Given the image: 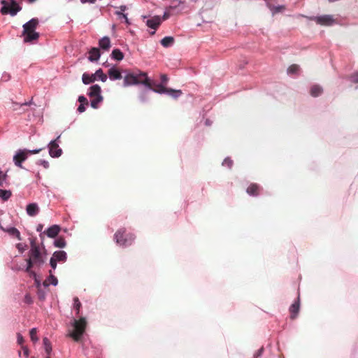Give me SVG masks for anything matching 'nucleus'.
Returning <instances> with one entry per match:
<instances>
[{
    "mask_svg": "<svg viewBox=\"0 0 358 358\" xmlns=\"http://www.w3.org/2000/svg\"><path fill=\"white\" fill-rule=\"evenodd\" d=\"M31 248L29 251V258L27 259L26 271L33 273L31 268L34 266L40 268L45 263V257L40 251L39 245L35 240H31L30 243Z\"/></svg>",
    "mask_w": 358,
    "mask_h": 358,
    "instance_id": "1",
    "label": "nucleus"
},
{
    "mask_svg": "<svg viewBox=\"0 0 358 358\" xmlns=\"http://www.w3.org/2000/svg\"><path fill=\"white\" fill-rule=\"evenodd\" d=\"M143 84L148 88H152V83L147 76V73L139 70L128 72L124 78V86Z\"/></svg>",
    "mask_w": 358,
    "mask_h": 358,
    "instance_id": "2",
    "label": "nucleus"
},
{
    "mask_svg": "<svg viewBox=\"0 0 358 358\" xmlns=\"http://www.w3.org/2000/svg\"><path fill=\"white\" fill-rule=\"evenodd\" d=\"M38 23L37 18H32L23 25L22 36H24V43H31L38 40L39 34L36 31V29Z\"/></svg>",
    "mask_w": 358,
    "mask_h": 358,
    "instance_id": "3",
    "label": "nucleus"
},
{
    "mask_svg": "<svg viewBox=\"0 0 358 358\" xmlns=\"http://www.w3.org/2000/svg\"><path fill=\"white\" fill-rule=\"evenodd\" d=\"M113 239L117 245L127 247L133 243L135 236L133 234L127 233L124 228H120L115 233Z\"/></svg>",
    "mask_w": 358,
    "mask_h": 358,
    "instance_id": "4",
    "label": "nucleus"
},
{
    "mask_svg": "<svg viewBox=\"0 0 358 358\" xmlns=\"http://www.w3.org/2000/svg\"><path fill=\"white\" fill-rule=\"evenodd\" d=\"M87 322L85 318L81 317L78 320H75L73 322L74 329L71 333L70 336L73 338L74 341H78L85 331Z\"/></svg>",
    "mask_w": 358,
    "mask_h": 358,
    "instance_id": "5",
    "label": "nucleus"
},
{
    "mask_svg": "<svg viewBox=\"0 0 358 358\" xmlns=\"http://www.w3.org/2000/svg\"><path fill=\"white\" fill-rule=\"evenodd\" d=\"M101 91V87L98 85H94L90 88L88 95L91 99L90 105L93 108H98L99 103L103 101Z\"/></svg>",
    "mask_w": 358,
    "mask_h": 358,
    "instance_id": "6",
    "label": "nucleus"
},
{
    "mask_svg": "<svg viewBox=\"0 0 358 358\" xmlns=\"http://www.w3.org/2000/svg\"><path fill=\"white\" fill-rule=\"evenodd\" d=\"M1 3L3 4V7L1 9V13L3 15L10 14L12 16H14L21 10V8L15 0H12L10 5L6 0H2Z\"/></svg>",
    "mask_w": 358,
    "mask_h": 358,
    "instance_id": "7",
    "label": "nucleus"
},
{
    "mask_svg": "<svg viewBox=\"0 0 358 358\" xmlns=\"http://www.w3.org/2000/svg\"><path fill=\"white\" fill-rule=\"evenodd\" d=\"M150 89L153 90L154 92L159 93V94H168L169 95L171 96L172 97H173L175 99H177L178 96H180L182 94L181 90H173L171 88H166L162 84H157L155 85V87L152 85V88H150Z\"/></svg>",
    "mask_w": 358,
    "mask_h": 358,
    "instance_id": "8",
    "label": "nucleus"
},
{
    "mask_svg": "<svg viewBox=\"0 0 358 358\" xmlns=\"http://www.w3.org/2000/svg\"><path fill=\"white\" fill-rule=\"evenodd\" d=\"M311 20H314L317 24L323 26H331L335 23L333 16L329 15L313 17Z\"/></svg>",
    "mask_w": 358,
    "mask_h": 358,
    "instance_id": "9",
    "label": "nucleus"
},
{
    "mask_svg": "<svg viewBox=\"0 0 358 358\" xmlns=\"http://www.w3.org/2000/svg\"><path fill=\"white\" fill-rule=\"evenodd\" d=\"M59 138L60 136H59L55 140L52 141L49 143V154L52 157H59L62 154V150L61 148H59L57 143V141L59 139Z\"/></svg>",
    "mask_w": 358,
    "mask_h": 358,
    "instance_id": "10",
    "label": "nucleus"
},
{
    "mask_svg": "<svg viewBox=\"0 0 358 358\" xmlns=\"http://www.w3.org/2000/svg\"><path fill=\"white\" fill-rule=\"evenodd\" d=\"M28 157L26 150H19L13 157V162L15 166L22 168V163Z\"/></svg>",
    "mask_w": 358,
    "mask_h": 358,
    "instance_id": "11",
    "label": "nucleus"
},
{
    "mask_svg": "<svg viewBox=\"0 0 358 358\" xmlns=\"http://www.w3.org/2000/svg\"><path fill=\"white\" fill-rule=\"evenodd\" d=\"M300 308V298L299 296H298L297 299L296 301L294 302V303L292 304V306L289 307V312L291 313V318L295 319L297 316V314L299 311Z\"/></svg>",
    "mask_w": 358,
    "mask_h": 358,
    "instance_id": "12",
    "label": "nucleus"
},
{
    "mask_svg": "<svg viewBox=\"0 0 358 358\" xmlns=\"http://www.w3.org/2000/svg\"><path fill=\"white\" fill-rule=\"evenodd\" d=\"M161 22V17L159 16H155L151 19L148 20L146 22V24L148 27L153 29H157V27L160 25Z\"/></svg>",
    "mask_w": 358,
    "mask_h": 358,
    "instance_id": "13",
    "label": "nucleus"
},
{
    "mask_svg": "<svg viewBox=\"0 0 358 358\" xmlns=\"http://www.w3.org/2000/svg\"><path fill=\"white\" fill-rule=\"evenodd\" d=\"M88 59L92 62H97L101 56L100 50L97 48H92L89 51Z\"/></svg>",
    "mask_w": 358,
    "mask_h": 358,
    "instance_id": "14",
    "label": "nucleus"
},
{
    "mask_svg": "<svg viewBox=\"0 0 358 358\" xmlns=\"http://www.w3.org/2000/svg\"><path fill=\"white\" fill-rule=\"evenodd\" d=\"M261 187L256 183L250 184L246 189V192L250 196H256L259 194Z\"/></svg>",
    "mask_w": 358,
    "mask_h": 358,
    "instance_id": "15",
    "label": "nucleus"
},
{
    "mask_svg": "<svg viewBox=\"0 0 358 358\" xmlns=\"http://www.w3.org/2000/svg\"><path fill=\"white\" fill-rule=\"evenodd\" d=\"M108 74L111 80H120L122 78L120 71L114 66L108 70Z\"/></svg>",
    "mask_w": 358,
    "mask_h": 358,
    "instance_id": "16",
    "label": "nucleus"
},
{
    "mask_svg": "<svg viewBox=\"0 0 358 358\" xmlns=\"http://www.w3.org/2000/svg\"><path fill=\"white\" fill-rule=\"evenodd\" d=\"M60 231V227L55 224L49 227L44 233L50 238L56 237Z\"/></svg>",
    "mask_w": 358,
    "mask_h": 358,
    "instance_id": "17",
    "label": "nucleus"
},
{
    "mask_svg": "<svg viewBox=\"0 0 358 358\" xmlns=\"http://www.w3.org/2000/svg\"><path fill=\"white\" fill-rule=\"evenodd\" d=\"M99 47L103 50H108L110 48V40L109 37L104 36L99 41Z\"/></svg>",
    "mask_w": 358,
    "mask_h": 358,
    "instance_id": "18",
    "label": "nucleus"
},
{
    "mask_svg": "<svg viewBox=\"0 0 358 358\" xmlns=\"http://www.w3.org/2000/svg\"><path fill=\"white\" fill-rule=\"evenodd\" d=\"M27 213L30 216H35L38 214L39 208L38 205L35 203H29L27 206Z\"/></svg>",
    "mask_w": 358,
    "mask_h": 358,
    "instance_id": "19",
    "label": "nucleus"
},
{
    "mask_svg": "<svg viewBox=\"0 0 358 358\" xmlns=\"http://www.w3.org/2000/svg\"><path fill=\"white\" fill-rule=\"evenodd\" d=\"M323 92L322 87L319 85H314L310 87V94L313 97L321 95Z\"/></svg>",
    "mask_w": 358,
    "mask_h": 358,
    "instance_id": "20",
    "label": "nucleus"
},
{
    "mask_svg": "<svg viewBox=\"0 0 358 358\" xmlns=\"http://www.w3.org/2000/svg\"><path fill=\"white\" fill-rule=\"evenodd\" d=\"M52 257L55 258L57 262H64L67 259V255L66 252L60 250L55 252Z\"/></svg>",
    "mask_w": 358,
    "mask_h": 358,
    "instance_id": "21",
    "label": "nucleus"
},
{
    "mask_svg": "<svg viewBox=\"0 0 358 358\" xmlns=\"http://www.w3.org/2000/svg\"><path fill=\"white\" fill-rule=\"evenodd\" d=\"M82 80L84 84H90L96 80L95 75H89L88 73H85L83 74Z\"/></svg>",
    "mask_w": 358,
    "mask_h": 358,
    "instance_id": "22",
    "label": "nucleus"
},
{
    "mask_svg": "<svg viewBox=\"0 0 358 358\" xmlns=\"http://www.w3.org/2000/svg\"><path fill=\"white\" fill-rule=\"evenodd\" d=\"M58 283L57 278L52 274V271H50V276L43 282L45 286H48L50 284L57 285Z\"/></svg>",
    "mask_w": 358,
    "mask_h": 358,
    "instance_id": "23",
    "label": "nucleus"
},
{
    "mask_svg": "<svg viewBox=\"0 0 358 358\" xmlns=\"http://www.w3.org/2000/svg\"><path fill=\"white\" fill-rule=\"evenodd\" d=\"M6 232L11 236L16 237L19 241L22 239L20 233L15 227H10L6 229Z\"/></svg>",
    "mask_w": 358,
    "mask_h": 358,
    "instance_id": "24",
    "label": "nucleus"
},
{
    "mask_svg": "<svg viewBox=\"0 0 358 358\" xmlns=\"http://www.w3.org/2000/svg\"><path fill=\"white\" fill-rule=\"evenodd\" d=\"M111 57L115 60L121 61L124 58V54L119 49H115L112 51Z\"/></svg>",
    "mask_w": 358,
    "mask_h": 358,
    "instance_id": "25",
    "label": "nucleus"
},
{
    "mask_svg": "<svg viewBox=\"0 0 358 358\" xmlns=\"http://www.w3.org/2000/svg\"><path fill=\"white\" fill-rule=\"evenodd\" d=\"M43 343L45 352L47 353V355H50L52 350L50 340L48 338L45 337L43 339Z\"/></svg>",
    "mask_w": 358,
    "mask_h": 358,
    "instance_id": "26",
    "label": "nucleus"
},
{
    "mask_svg": "<svg viewBox=\"0 0 358 358\" xmlns=\"http://www.w3.org/2000/svg\"><path fill=\"white\" fill-rule=\"evenodd\" d=\"M174 43V38L172 36H166L161 41L162 46L167 48L171 46Z\"/></svg>",
    "mask_w": 358,
    "mask_h": 358,
    "instance_id": "27",
    "label": "nucleus"
},
{
    "mask_svg": "<svg viewBox=\"0 0 358 358\" xmlns=\"http://www.w3.org/2000/svg\"><path fill=\"white\" fill-rule=\"evenodd\" d=\"M66 245V241L64 237H58L54 242V245L57 248H64Z\"/></svg>",
    "mask_w": 358,
    "mask_h": 358,
    "instance_id": "28",
    "label": "nucleus"
},
{
    "mask_svg": "<svg viewBox=\"0 0 358 358\" xmlns=\"http://www.w3.org/2000/svg\"><path fill=\"white\" fill-rule=\"evenodd\" d=\"M95 78L100 79L102 82H106L107 80V76L103 72L102 69H98L95 73Z\"/></svg>",
    "mask_w": 358,
    "mask_h": 358,
    "instance_id": "29",
    "label": "nucleus"
},
{
    "mask_svg": "<svg viewBox=\"0 0 358 358\" xmlns=\"http://www.w3.org/2000/svg\"><path fill=\"white\" fill-rule=\"evenodd\" d=\"M12 195L10 190L0 189V198L3 201H7Z\"/></svg>",
    "mask_w": 358,
    "mask_h": 358,
    "instance_id": "30",
    "label": "nucleus"
},
{
    "mask_svg": "<svg viewBox=\"0 0 358 358\" xmlns=\"http://www.w3.org/2000/svg\"><path fill=\"white\" fill-rule=\"evenodd\" d=\"M269 8L272 11L273 14H275V13L284 11L285 10V6H270Z\"/></svg>",
    "mask_w": 358,
    "mask_h": 358,
    "instance_id": "31",
    "label": "nucleus"
},
{
    "mask_svg": "<svg viewBox=\"0 0 358 358\" xmlns=\"http://www.w3.org/2000/svg\"><path fill=\"white\" fill-rule=\"evenodd\" d=\"M299 71V66L297 64H292L287 69L289 74L296 73Z\"/></svg>",
    "mask_w": 358,
    "mask_h": 358,
    "instance_id": "32",
    "label": "nucleus"
},
{
    "mask_svg": "<svg viewBox=\"0 0 358 358\" xmlns=\"http://www.w3.org/2000/svg\"><path fill=\"white\" fill-rule=\"evenodd\" d=\"M36 334H37V329L36 328H32L30 330V332H29L30 338H31V340L34 343L38 341V338Z\"/></svg>",
    "mask_w": 358,
    "mask_h": 358,
    "instance_id": "33",
    "label": "nucleus"
},
{
    "mask_svg": "<svg viewBox=\"0 0 358 358\" xmlns=\"http://www.w3.org/2000/svg\"><path fill=\"white\" fill-rule=\"evenodd\" d=\"M73 301H74V308L77 310V314H79L80 308L81 307V303L80 302L78 297H75L73 299Z\"/></svg>",
    "mask_w": 358,
    "mask_h": 358,
    "instance_id": "34",
    "label": "nucleus"
},
{
    "mask_svg": "<svg viewBox=\"0 0 358 358\" xmlns=\"http://www.w3.org/2000/svg\"><path fill=\"white\" fill-rule=\"evenodd\" d=\"M222 165L227 166L228 168L230 169V168H231V166L233 165V161L231 159H230L229 158H227L222 162Z\"/></svg>",
    "mask_w": 358,
    "mask_h": 358,
    "instance_id": "35",
    "label": "nucleus"
},
{
    "mask_svg": "<svg viewBox=\"0 0 358 358\" xmlns=\"http://www.w3.org/2000/svg\"><path fill=\"white\" fill-rule=\"evenodd\" d=\"M38 164L43 166L45 169L49 168V163L48 162L43 160V159H39L37 162Z\"/></svg>",
    "mask_w": 358,
    "mask_h": 358,
    "instance_id": "36",
    "label": "nucleus"
},
{
    "mask_svg": "<svg viewBox=\"0 0 358 358\" xmlns=\"http://www.w3.org/2000/svg\"><path fill=\"white\" fill-rule=\"evenodd\" d=\"M78 101L80 103V104H85L86 106L88 105V101L84 96H80L78 97Z\"/></svg>",
    "mask_w": 358,
    "mask_h": 358,
    "instance_id": "37",
    "label": "nucleus"
},
{
    "mask_svg": "<svg viewBox=\"0 0 358 358\" xmlns=\"http://www.w3.org/2000/svg\"><path fill=\"white\" fill-rule=\"evenodd\" d=\"M162 85H165L169 80L168 76L166 74H162L160 76Z\"/></svg>",
    "mask_w": 358,
    "mask_h": 358,
    "instance_id": "38",
    "label": "nucleus"
},
{
    "mask_svg": "<svg viewBox=\"0 0 358 358\" xmlns=\"http://www.w3.org/2000/svg\"><path fill=\"white\" fill-rule=\"evenodd\" d=\"M350 79H351L352 82H353L355 83H358V72L351 75Z\"/></svg>",
    "mask_w": 358,
    "mask_h": 358,
    "instance_id": "39",
    "label": "nucleus"
},
{
    "mask_svg": "<svg viewBox=\"0 0 358 358\" xmlns=\"http://www.w3.org/2000/svg\"><path fill=\"white\" fill-rule=\"evenodd\" d=\"M50 266H51L53 269H55V268H56V267H57V261H56V259H55V258H52V257H51L50 261Z\"/></svg>",
    "mask_w": 358,
    "mask_h": 358,
    "instance_id": "40",
    "label": "nucleus"
},
{
    "mask_svg": "<svg viewBox=\"0 0 358 358\" xmlns=\"http://www.w3.org/2000/svg\"><path fill=\"white\" fill-rule=\"evenodd\" d=\"M42 150V148H40V149H37V150H26V151L27 152V155L29 154H37L38 152H40Z\"/></svg>",
    "mask_w": 358,
    "mask_h": 358,
    "instance_id": "41",
    "label": "nucleus"
},
{
    "mask_svg": "<svg viewBox=\"0 0 358 358\" xmlns=\"http://www.w3.org/2000/svg\"><path fill=\"white\" fill-rule=\"evenodd\" d=\"M24 302L28 304L32 303V299L29 294H26V296H24Z\"/></svg>",
    "mask_w": 358,
    "mask_h": 358,
    "instance_id": "42",
    "label": "nucleus"
},
{
    "mask_svg": "<svg viewBox=\"0 0 358 358\" xmlns=\"http://www.w3.org/2000/svg\"><path fill=\"white\" fill-rule=\"evenodd\" d=\"M6 178V175L3 174L1 171H0V186L3 184V180H4Z\"/></svg>",
    "mask_w": 358,
    "mask_h": 358,
    "instance_id": "43",
    "label": "nucleus"
},
{
    "mask_svg": "<svg viewBox=\"0 0 358 358\" xmlns=\"http://www.w3.org/2000/svg\"><path fill=\"white\" fill-rule=\"evenodd\" d=\"M17 337L18 344L22 345L24 343V338L20 334H17Z\"/></svg>",
    "mask_w": 358,
    "mask_h": 358,
    "instance_id": "44",
    "label": "nucleus"
},
{
    "mask_svg": "<svg viewBox=\"0 0 358 358\" xmlns=\"http://www.w3.org/2000/svg\"><path fill=\"white\" fill-rule=\"evenodd\" d=\"M85 104H80V106L78 108V111L79 113H83L85 110Z\"/></svg>",
    "mask_w": 358,
    "mask_h": 358,
    "instance_id": "45",
    "label": "nucleus"
},
{
    "mask_svg": "<svg viewBox=\"0 0 358 358\" xmlns=\"http://www.w3.org/2000/svg\"><path fill=\"white\" fill-rule=\"evenodd\" d=\"M22 349H23L24 355L26 357H29V349L26 346H22Z\"/></svg>",
    "mask_w": 358,
    "mask_h": 358,
    "instance_id": "46",
    "label": "nucleus"
},
{
    "mask_svg": "<svg viewBox=\"0 0 358 358\" xmlns=\"http://www.w3.org/2000/svg\"><path fill=\"white\" fill-rule=\"evenodd\" d=\"M263 350H264L263 348L258 350V351L257 352V353L255 355V358H259V357H260L262 355Z\"/></svg>",
    "mask_w": 358,
    "mask_h": 358,
    "instance_id": "47",
    "label": "nucleus"
},
{
    "mask_svg": "<svg viewBox=\"0 0 358 358\" xmlns=\"http://www.w3.org/2000/svg\"><path fill=\"white\" fill-rule=\"evenodd\" d=\"M80 1L83 3H94L96 1V0H80Z\"/></svg>",
    "mask_w": 358,
    "mask_h": 358,
    "instance_id": "48",
    "label": "nucleus"
},
{
    "mask_svg": "<svg viewBox=\"0 0 358 358\" xmlns=\"http://www.w3.org/2000/svg\"><path fill=\"white\" fill-rule=\"evenodd\" d=\"M169 16H170V14L168 12H165L162 17V20H166L169 17Z\"/></svg>",
    "mask_w": 358,
    "mask_h": 358,
    "instance_id": "49",
    "label": "nucleus"
},
{
    "mask_svg": "<svg viewBox=\"0 0 358 358\" xmlns=\"http://www.w3.org/2000/svg\"><path fill=\"white\" fill-rule=\"evenodd\" d=\"M42 229H43V225L42 224H38L37 226L36 230H37V231H41Z\"/></svg>",
    "mask_w": 358,
    "mask_h": 358,
    "instance_id": "50",
    "label": "nucleus"
},
{
    "mask_svg": "<svg viewBox=\"0 0 358 358\" xmlns=\"http://www.w3.org/2000/svg\"><path fill=\"white\" fill-rule=\"evenodd\" d=\"M127 7L125 6H121L120 9L122 12H124L126 10Z\"/></svg>",
    "mask_w": 358,
    "mask_h": 358,
    "instance_id": "51",
    "label": "nucleus"
},
{
    "mask_svg": "<svg viewBox=\"0 0 358 358\" xmlns=\"http://www.w3.org/2000/svg\"><path fill=\"white\" fill-rule=\"evenodd\" d=\"M122 14H123V13H122V12L121 10H120V11H117V12H116V15H119V16H122Z\"/></svg>",
    "mask_w": 358,
    "mask_h": 358,
    "instance_id": "52",
    "label": "nucleus"
},
{
    "mask_svg": "<svg viewBox=\"0 0 358 358\" xmlns=\"http://www.w3.org/2000/svg\"><path fill=\"white\" fill-rule=\"evenodd\" d=\"M0 229L3 231H6V229H5L1 224H0Z\"/></svg>",
    "mask_w": 358,
    "mask_h": 358,
    "instance_id": "53",
    "label": "nucleus"
},
{
    "mask_svg": "<svg viewBox=\"0 0 358 358\" xmlns=\"http://www.w3.org/2000/svg\"><path fill=\"white\" fill-rule=\"evenodd\" d=\"M17 248L20 250H21V244L20 243H18L17 245Z\"/></svg>",
    "mask_w": 358,
    "mask_h": 358,
    "instance_id": "54",
    "label": "nucleus"
},
{
    "mask_svg": "<svg viewBox=\"0 0 358 358\" xmlns=\"http://www.w3.org/2000/svg\"><path fill=\"white\" fill-rule=\"evenodd\" d=\"M122 17H124V20H126L127 18V16L125 14H122Z\"/></svg>",
    "mask_w": 358,
    "mask_h": 358,
    "instance_id": "55",
    "label": "nucleus"
},
{
    "mask_svg": "<svg viewBox=\"0 0 358 358\" xmlns=\"http://www.w3.org/2000/svg\"><path fill=\"white\" fill-rule=\"evenodd\" d=\"M36 0H28V1L31 3H34V1H36Z\"/></svg>",
    "mask_w": 358,
    "mask_h": 358,
    "instance_id": "56",
    "label": "nucleus"
},
{
    "mask_svg": "<svg viewBox=\"0 0 358 358\" xmlns=\"http://www.w3.org/2000/svg\"><path fill=\"white\" fill-rule=\"evenodd\" d=\"M125 22H126L127 24H129L128 18H127V19L125 20Z\"/></svg>",
    "mask_w": 358,
    "mask_h": 358,
    "instance_id": "57",
    "label": "nucleus"
},
{
    "mask_svg": "<svg viewBox=\"0 0 358 358\" xmlns=\"http://www.w3.org/2000/svg\"><path fill=\"white\" fill-rule=\"evenodd\" d=\"M45 358H51V357H50V355H47V356L45 357Z\"/></svg>",
    "mask_w": 358,
    "mask_h": 358,
    "instance_id": "58",
    "label": "nucleus"
},
{
    "mask_svg": "<svg viewBox=\"0 0 358 358\" xmlns=\"http://www.w3.org/2000/svg\"><path fill=\"white\" fill-rule=\"evenodd\" d=\"M27 104H28V103L26 102V103H23L22 105H25V106H27Z\"/></svg>",
    "mask_w": 358,
    "mask_h": 358,
    "instance_id": "59",
    "label": "nucleus"
},
{
    "mask_svg": "<svg viewBox=\"0 0 358 358\" xmlns=\"http://www.w3.org/2000/svg\"><path fill=\"white\" fill-rule=\"evenodd\" d=\"M31 358H34V357H31Z\"/></svg>",
    "mask_w": 358,
    "mask_h": 358,
    "instance_id": "60",
    "label": "nucleus"
}]
</instances>
